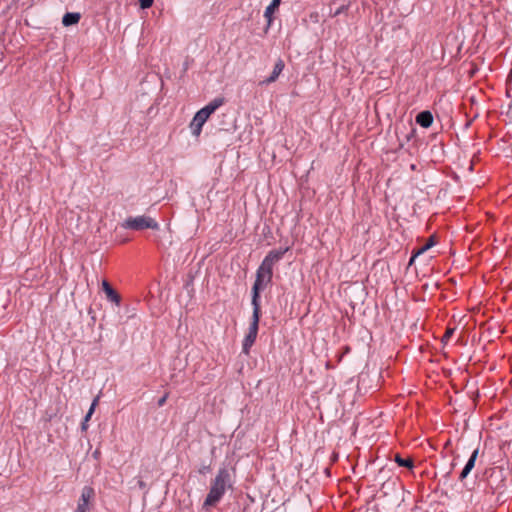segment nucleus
<instances>
[{
	"label": "nucleus",
	"mask_w": 512,
	"mask_h": 512,
	"mask_svg": "<svg viewBox=\"0 0 512 512\" xmlns=\"http://www.w3.org/2000/svg\"><path fill=\"white\" fill-rule=\"evenodd\" d=\"M431 246H433V242H432V239L429 240L428 243H426L424 246H422L421 248H419L413 255L412 257L410 258L409 260V265H413L415 259L420 256L421 254H423L425 251H427Z\"/></svg>",
	"instance_id": "nucleus-15"
},
{
	"label": "nucleus",
	"mask_w": 512,
	"mask_h": 512,
	"mask_svg": "<svg viewBox=\"0 0 512 512\" xmlns=\"http://www.w3.org/2000/svg\"><path fill=\"white\" fill-rule=\"evenodd\" d=\"M209 117L199 110L190 123V129L193 136L198 137L202 131V127Z\"/></svg>",
	"instance_id": "nucleus-6"
},
{
	"label": "nucleus",
	"mask_w": 512,
	"mask_h": 512,
	"mask_svg": "<svg viewBox=\"0 0 512 512\" xmlns=\"http://www.w3.org/2000/svg\"><path fill=\"white\" fill-rule=\"evenodd\" d=\"M343 9H344L343 7H341V8H339V9H337V10L335 11L334 15H338V14H340V13L343 11Z\"/></svg>",
	"instance_id": "nucleus-21"
},
{
	"label": "nucleus",
	"mask_w": 512,
	"mask_h": 512,
	"mask_svg": "<svg viewBox=\"0 0 512 512\" xmlns=\"http://www.w3.org/2000/svg\"><path fill=\"white\" fill-rule=\"evenodd\" d=\"M281 0H272V2L266 7L264 12V17L267 19L268 24L272 22V16L274 12L278 9Z\"/></svg>",
	"instance_id": "nucleus-13"
},
{
	"label": "nucleus",
	"mask_w": 512,
	"mask_h": 512,
	"mask_svg": "<svg viewBox=\"0 0 512 512\" xmlns=\"http://www.w3.org/2000/svg\"><path fill=\"white\" fill-rule=\"evenodd\" d=\"M122 227L125 229L141 231L145 229L158 230V222L150 216L138 215L134 217H128L122 223Z\"/></svg>",
	"instance_id": "nucleus-3"
},
{
	"label": "nucleus",
	"mask_w": 512,
	"mask_h": 512,
	"mask_svg": "<svg viewBox=\"0 0 512 512\" xmlns=\"http://www.w3.org/2000/svg\"><path fill=\"white\" fill-rule=\"evenodd\" d=\"M139 485H140V487H143V486H144L143 481H141V480H140V481H139Z\"/></svg>",
	"instance_id": "nucleus-24"
},
{
	"label": "nucleus",
	"mask_w": 512,
	"mask_h": 512,
	"mask_svg": "<svg viewBox=\"0 0 512 512\" xmlns=\"http://www.w3.org/2000/svg\"><path fill=\"white\" fill-rule=\"evenodd\" d=\"M260 320V308L253 307L252 321L249 325L248 333L246 334L243 340V352L248 354L249 349L254 344L257 333H258V325Z\"/></svg>",
	"instance_id": "nucleus-4"
},
{
	"label": "nucleus",
	"mask_w": 512,
	"mask_h": 512,
	"mask_svg": "<svg viewBox=\"0 0 512 512\" xmlns=\"http://www.w3.org/2000/svg\"><path fill=\"white\" fill-rule=\"evenodd\" d=\"M288 251V248L271 250L264 260L262 261V265L273 270V266L282 259L283 255Z\"/></svg>",
	"instance_id": "nucleus-7"
},
{
	"label": "nucleus",
	"mask_w": 512,
	"mask_h": 512,
	"mask_svg": "<svg viewBox=\"0 0 512 512\" xmlns=\"http://www.w3.org/2000/svg\"><path fill=\"white\" fill-rule=\"evenodd\" d=\"M98 400H99V397H96V398L93 400V402H92V404H91V406H90V408H89V410H88L87 414H86V415H85V417H84L85 422H88V421L90 420V418H91L92 414L94 413L95 408H96V406H97V404H98Z\"/></svg>",
	"instance_id": "nucleus-17"
},
{
	"label": "nucleus",
	"mask_w": 512,
	"mask_h": 512,
	"mask_svg": "<svg viewBox=\"0 0 512 512\" xmlns=\"http://www.w3.org/2000/svg\"><path fill=\"white\" fill-rule=\"evenodd\" d=\"M80 20L79 13H66L62 18V23L64 26H70L73 24H77Z\"/></svg>",
	"instance_id": "nucleus-14"
},
{
	"label": "nucleus",
	"mask_w": 512,
	"mask_h": 512,
	"mask_svg": "<svg viewBox=\"0 0 512 512\" xmlns=\"http://www.w3.org/2000/svg\"><path fill=\"white\" fill-rule=\"evenodd\" d=\"M448 337V327H446L445 332L443 334V339Z\"/></svg>",
	"instance_id": "nucleus-23"
},
{
	"label": "nucleus",
	"mask_w": 512,
	"mask_h": 512,
	"mask_svg": "<svg viewBox=\"0 0 512 512\" xmlns=\"http://www.w3.org/2000/svg\"><path fill=\"white\" fill-rule=\"evenodd\" d=\"M477 456H478V449H475L473 451V453L471 454L468 462L466 463L464 469L462 470V472L460 474V479L466 478L467 475L470 473V471L473 469Z\"/></svg>",
	"instance_id": "nucleus-12"
},
{
	"label": "nucleus",
	"mask_w": 512,
	"mask_h": 512,
	"mask_svg": "<svg viewBox=\"0 0 512 512\" xmlns=\"http://www.w3.org/2000/svg\"><path fill=\"white\" fill-rule=\"evenodd\" d=\"M94 489L90 486H85L81 491V496L75 512H87L89 509V501L94 497Z\"/></svg>",
	"instance_id": "nucleus-5"
},
{
	"label": "nucleus",
	"mask_w": 512,
	"mask_h": 512,
	"mask_svg": "<svg viewBox=\"0 0 512 512\" xmlns=\"http://www.w3.org/2000/svg\"><path fill=\"white\" fill-rule=\"evenodd\" d=\"M102 288L105 292L107 298L116 304H119L120 302V296L114 291V289L110 286V284L106 281H102Z\"/></svg>",
	"instance_id": "nucleus-11"
},
{
	"label": "nucleus",
	"mask_w": 512,
	"mask_h": 512,
	"mask_svg": "<svg viewBox=\"0 0 512 512\" xmlns=\"http://www.w3.org/2000/svg\"><path fill=\"white\" fill-rule=\"evenodd\" d=\"M223 104H224V99L221 97H218V98L213 99L211 102H209L206 106H204L200 110L202 112H204L205 115L210 117V115L213 114Z\"/></svg>",
	"instance_id": "nucleus-9"
},
{
	"label": "nucleus",
	"mask_w": 512,
	"mask_h": 512,
	"mask_svg": "<svg viewBox=\"0 0 512 512\" xmlns=\"http://www.w3.org/2000/svg\"><path fill=\"white\" fill-rule=\"evenodd\" d=\"M166 399H167V396H163L159 401H158V404L159 406H162L165 402H166Z\"/></svg>",
	"instance_id": "nucleus-19"
},
{
	"label": "nucleus",
	"mask_w": 512,
	"mask_h": 512,
	"mask_svg": "<svg viewBox=\"0 0 512 512\" xmlns=\"http://www.w3.org/2000/svg\"><path fill=\"white\" fill-rule=\"evenodd\" d=\"M395 461L399 466L407 467L409 469L413 468V460L410 457L403 458L400 455H395Z\"/></svg>",
	"instance_id": "nucleus-16"
},
{
	"label": "nucleus",
	"mask_w": 512,
	"mask_h": 512,
	"mask_svg": "<svg viewBox=\"0 0 512 512\" xmlns=\"http://www.w3.org/2000/svg\"><path fill=\"white\" fill-rule=\"evenodd\" d=\"M416 122L420 126H422L424 128H428L431 126V124L433 122V116H432L431 112H429V111L420 112L416 117Z\"/></svg>",
	"instance_id": "nucleus-10"
},
{
	"label": "nucleus",
	"mask_w": 512,
	"mask_h": 512,
	"mask_svg": "<svg viewBox=\"0 0 512 512\" xmlns=\"http://www.w3.org/2000/svg\"><path fill=\"white\" fill-rule=\"evenodd\" d=\"M447 445H448V440L445 441L444 447H446Z\"/></svg>",
	"instance_id": "nucleus-26"
},
{
	"label": "nucleus",
	"mask_w": 512,
	"mask_h": 512,
	"mask_svg": "<svg viewBox=\"0 0 512 512\" xmlns=\"http://www.w3.org/2000/svg\"><path fill=\"white\" fill-rule=\"evenodd\" d=\"M154 0H139L140 7L142 9L150 8Z\"/></svg>",
	"instance_id": "nucleus-18"
},
{
	"label": "nucleus",
	"mask_w": 512,
	"mask_h": 512,
	"mask_svg": "<svg viewBox=\"0 0 512 512\" xmlns=\"http://www.w3.org/2000/svg\"><path fill=\"white\" fill-rule=\"evenodd\" d=\"M507 80H508L509 83L512 82V70L510 71Z\"/></svg>",
	"instance_id": "nucleus-22"
},
{
	"label": "nucleus",
	"mask_w": 512,
	"mask_h": 512,
	"mask_svg": "<svg viewBox=\"0 0 512 512\" xmlns=\"http://www.w3.org/2000/svg\"><path fill=\"white\" fill-rule=\"evenodd\" d=\"M87 427H88V426H87V422H85V420H84V421L82 422V424H81V428H82V430H83V431H85V430L87 429Z\"/></svg>",
	"instance_id": "nucleus-20"
},
{
	"label": "nucleus",
	"mask_w": 512,
	"mask_h": 512,
	"mask_svg": "<svg viewBox=\"0 0 512 512\" xmlns=\"http://www.w3.org/2000/svg\"><path fill=\"white\" fill-rule=\"evenodd\" d=\"M449 283H450V285L454 283L452 278H450Z\"/></svg>",
	"instance_id": "nucleus-25"
},
{
	"label": "nucleus",
	"mask_w": 512,
	"mask_h": 512,
	"mask_svg": "<svg viewBox=\"0 0 512 512\" xmlns=\"http://www.w3.org/2000/svg\"><path fill=\"white\" fill-rule=\"evenodd\" d=\"M231 487L232 480L229 470L225 467L220 468L215 478L211 481L209 492L203 503V509L215 506Z\"/></svg>",
	"instance_id": "nucleus-1"
},
{
	"label": "nucleus",
	"mask_w": 512,
	"mask_h": 512,
	"mask_svg": "<svg viewBox=\"0 0 512 512\" xmlns=\"http://www.w3.org/2000/svg\"><path fill=\"white\" fill-rule=\"evenodd\" d=\"M284 67H285V64H284L283 60L278 59L274 65L271 75L269 77L265 78L264 80H262L260 82V84L261 85H269V84L275 82L278 79L279 75L282 73Z\"/></svg>",
	"instance_id": "nucleus-8"
},
{
	"label": "nucleus",
	"mask_w": 512,
	"mask_h": 512,
	"mask_svg": "<svg viewBox=\"0 0 512 512\" xmlns=\"http://www.w3.org/2000/svg\"><path fill=\"white\" fill-rule=\"evenodd\" d=\"M272 274L273 270L263 266L262 264L257 269L256 279L252 287L251 304L253 307L260 308V292L271 282Z\"/></svg>",
	"instance_id": "nucleus-2"
}]
</instances>
